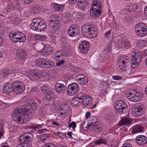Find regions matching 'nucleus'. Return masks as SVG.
Listing matches in <instances>:
<instances>
[{
    "label": "nucleus",
    "mask_w": 147,
    "mask_h": 147,
    "mask_svg": "<svg viewBox=\"0 0 147 147\" xmlns=\"http://www.w3.org/2000/svg\"><path fill=\"white\" fill-rule=\"evenodd\" d=\"M25 89V87L24 83L20 81H16L12 84L9 82L6 83L4 84L3 90L4 93L8 94L12 91L16 93L20 94Z\"/></svg>",
    "instance_id": "nucleus-1"
},
{
    "label": "nucleus",
    "mask_w": 147,
    "mask_h": 147,
    "mask_svg": "<svg viewBox=\"0 0 147 147\" xmlns=\"http://www.w3.org/2000/svg\"><path fill=\"white\" fill-rule=\"evenodd\" d=\"M30 110L26 109H16L12 113V119L15 121L21 124L25 123L30 116Z\"/></svg>",
    "instance_id": "nucleus-2"
},
{
    "label": "nucleus",
    "mask_w": 147,
    "mask_h": 147,
    "mask_svg": "<svg viewBox=\"0 0 147 147\" xmlns=\"http://www.w3.org/2000/svg\"><path fill=\"white\" fill-rule=\"evenodd\" d=\"M82 31L83 35L89 38H93L96 36L97 30L93 25L85 24L82 28Z\"/></svg>",
    "instance_id": "nucleus-3"
},
{
    "label": "nucleus",
    "mask_w": 147,
    "mask_h": 147,
    "mask_svg": "<svg viewBox=\"0 0 147 147\" xmlns=\"http://www.w3.org/2000/svg\"><path fill=\"white\" fill-rule=\"evenodd\" d=\"M102 4L99 0H94L90 9V14L93 18H97L100 14L102 11Z\"/></svg>",
    "instance_id": "nucleus-4"
},
{
    "label": "nucleus",
    "mask_w": 147,
    "mask_h": 147,
    "mask_svg": "<svg viewBox=\"0 0 147 147\" xmlns=\"http://www.w3.org/2000/svg\"><path fill=\"white\" fill-rule=\"evenodd\" d=\"M9 36L10 40L13 42H23L26 39L25 35L22 32L18 31L10 32Z\"/></svg>",
    "instance_id": "nucleus-5"
},
{
    "label": "nucleus",
    "mask_w": 147,
    "mask_h": 147,
    "mask_svg": "<svg viewBox=\"0 0 147 147\" xmlns=\"http://www.w3.org/2000/svg\"><path fill=\"white\" fill-rule=\"evenodd\" d=\"M132 57L131 58V63L132 67L134 68L137 67L138 65H139L142 57L141 52L137 51L133 52L132 53Z\"/></svg>",
    "instance_id": "nucleus-6"
},
{
    "label": "nucleus",
    "mask_w": 147,
    "mask_h": 147,
    "mask_svg": "<svg viewBox=\"0 0 147 147\" xmlns=\"http://www.w3.org/2000/svg\"><path fill=\"white\" fill-rule=\"evenodd\" d=\"M137 34L140 37H144L147 34V27L142 22L139 23L135 26Z\"/></svg>",
    "instance_id": "nucleus-7"
},
{
    "label": "nucleus",
    "mask_w": 147,
    "mask_h": 147,
    "mask_svg": "<svg viewBox=\"0 0 147 147\" xmlns=\"http://www.w3.org/2000/svg\"><path fill=\"white\" fill-rule=\"evenodd\" d=\"M115 107L116 111L120 114L125 113L127 109L126 103L122 100H117L115 103Z\"/></svg>",
    "instance_id": "nucleus-8"
},
{
    "label": "nucleus",
    "mask_w": 147,
    "mask_h": 147,
    "mask_svg": "<svg viewBox=\"0 0 147 147\" xmlns=\"http://www.w3.org/2000/svg\"><path fill=\"white\" fill-rule=\"evenodd\" d=\"M132 111L134 114L138 117L143 115L146 111L145 107L142 105L133 106L132 108Z\"/></svg>",
    "instance_id": "nucleus-9"
},
{
    "label": "nucleus",
    "mask_w": 147,
    "mask_h": 147,
    "mask_svg": "<svg viewBox=\"0 0 147 147\" xmlns=\"http://www.w3.org/2000/svg\"><path fill=\"white\" fill-rule=\"evenodd\" d=\"M33 139V135L30 133H26L21 135L20 137V140L22 143L29 145Z\"/></svg>",
    "instance_id": "nucleus-10"
},
{
    "label": "nucleus",
    "mask_w": 147,
    "mask_h": 147,
    "mask_svg": "<svg viewBox=\"0 0 147 147\" xmlns=\"http://www.w3.org/2000/svg\"><path fill=\"white\" fill-rule=\"evenodd\" d=\"M79 90V87L78 85L75 83H72L68 87L67 94L70 96L74 95L78 92Z\"/></svg>",
    "instance_id": "nucleus-11"
},
{
    "label": "nucleus",
    "mask_w": 147,
    "mask_h": 147,
    "mask_svg": "<svg viewBox=\"0 0 147 147\" xmlns=\"http://www.w3.org/2000/svg\"><path fill=\"white\" fill-rule=\"evenodd\" d=\"M129 60L127 57H119L118 59V64L119 67L123 71L126 70V67L129 63Z\"/></svg>",
    "instance_id": "nucleus-12"
},
{
    "label": "nucleus",
    "mask_w": 147,
    "mask_h": 147,
    "mask_svg": "<svg viewBox=\"0 0 147 147\" xmlns=\"http://www.w3.org/2000/svg\"><path fill=\"white\" fill-rule=\"evenodd\" d=\"M77 82L81 85H85L88 82V79L86 76L83 74H79L75 77Z\"/></svg>",
    "instance_id": "nucleus-13"
},
{
    "label": "nucleus",
    "mask_w": 147,
    "mask_h": 147,
    "mask_svg": "<svg viewBox=\"0 0 147 147\" xmlns=\"http://www.w3.org/2000/svg\"><path fill=\"white\" fill-rule=\"evenodd\" d=\"M36 20L38 31H44L46 29L47 25L44 20L38 18H36Z\"/></svg>",
    "instance_id": "nucleus-14"
},
{
    "label": "nucleus",
    "mask_w": 147,
    "mask_h": 147,
    "mask_svg": "<svg viewBox=\"0 0 147 147\" xmlns=\"http://www.w3.org/2000/svg\"><path fill=\"white\" fill-rule=\"evenodd\" d=\"M90 45L89 42L86 40L82 41L80 44L79 48L80 52L86 53L89 49Z\"/></svg>",
    "instance_id": "nucleus-15"
},
{
    "label": "nucleus",
    "mask_w": 147,
    "mask_h": 147,
    "mask_svg": "<svg viewBox=\"0 0 147 147\" xmlns=\"http://www.w3.org/2000/svg\"><path fill=\"white\" fill-rule=\"evenodd\" d=\"M97 121L98 120L96 117L90 118L88 122L89 129H98L97 126L99 124V123Z\"/></svg>",
    "instance_id": "nucleus-16"
},
{
    "label": "nucleus",
    "mask_w": 147,
    "mask_h": 147,
    "mask_svg": "<svg viewBox=\"0 0 147 147\" xmlns=\"http://www.w3.org/2000/svg\"><path fill=\"white\" fill-rule=\"evenodd\" d=\"M16 53L19 59L22 61L24 60L27 56V51L22 49H18Z\"/></svg>",
    "instance_id": "nucleus-17"
},
{
    "label": "nucleus",
    "mask_w": 147,
    "mask_h": 147,
    "mask_svg": "<svg viewBox=\"0 0 147 147\" xmlns=\"http://www.w3.org/2000/svg\"><path fill=\"white\" fill-rule=\"evenodd\" d=\"M134 95L132 97H129V99L131 101L136 102L140 100L142 98V95L141 93L138 92L134 90Z\"/></svg>",
    "instance_id": "nucleus-18"
},
{
    "label": "nucleus",
    "mask_w": 147,
    "mask_h": 147,
    "mask_svg": "<svg viewBox=\"0 0 147 147\" xmlns=\"http://www.w3.org/2000/svg\"><path fill=\"white\" fill-rule=\"evenodd\" d=\"M135 140L138 145H143L146 144L147 138L143 135H139L136 137Z\"/></svg>",
    "instance_id": "nucleus-19"
},
{
    "label": "nucleus",
    "mask_w": 147,
    "mask_h": 147,
    "mask_svg": "<svg viewBox=\"0 0 147 147\" xmlns=\"http://www.w3.org/2000/svg\"><path fill=\"white\" fill-rule=\"evenodd\" d=\"M79 31L78 28L72 26L68 30V34L72 37L76 36L77 35Z\"/></svg>",
    "instance_id": "nucleus-20"
},
{
    "label": "nucleus",
    "mask_w": 147,
    "mask_h": 147,
    "mask_svg": "<svg viewBox=\"0 0 147 147\" xmlns=\"http://www.w3.org/2000/svg\"><path fill=\"white\" fill-rule=\"evenodd\" d=\"M88 3L87 0H78L77 5L79 8L83 9L87 7Z\"/></svg>",
    "instance_id": "nucleus-21"
},
{
    "label": "nucleus",
    "mask_w": 147,
    "mask_h": 147,
    "mask_svg": "<svg viewBox=\"0 0 147 147\" xmlns=\"http://www.w3.org/2000/svg\"><path fill=\"white\" fill-rule=\"evenodd\" d=\"M55 88L56 91L57 92L59 93H62L65 90V86L63 84L57 83L55 84Z\"/></svg>",
    "instance_id": "nucleus-22"
},
{
    "label": "nucleus",
    "mask_w": 147,
    "mask_h": 147,
    "mask_svg": "<svg viewBox=\"0 0 147 147\" xmlns=\"http://www.w3.org/2000/svg\"><path fill=\"white\" fill-rule=\"evenodd\" d=\"M144 130V128L140 125H136L133 127L131 132L133 134L141 132Z\"/></svg>",
    "instance_id": "nucleus-23"
},
{
    "label": "nucleus",
    "mask_w": 147,
    "mask_h": 147,
    "mask_svg": "<svg viewBox=\"0 0 147 147\" xmlns=\"http://www.w3.org/2000/svg\"><path fill=\"white\" fill-rule=\"evenodd\" d=\"M92 101L91 98L88 95H86L83 99L82 100V102L83 105L86 107L91 103Z\"/></svg>",
    "instance_id": "nucleus-24"
},
{
    "label": "nucleus",
    "mask_w": 147,
    "mask_h": 147,
    "mask_svg": "<svg viewBox=\"0 0 147 147\" xmlns=\"http://www.w3.org/2000/svg\"><path fill=\"white\" fill-rule=\"evenodd\" d=\"M115 44L118 47H122L124 45V39L123 37L119 36H117L115 40Z\"/></svg>",
    "instance_id": "nucleus-25"
},
{
    "label": "nucleus",
    "mask_w": 147,
    "mask_h": 147,
    "mask_svg": "<svg viewBox=\"0 0 147 147\" xmlns=\"http://www.w3.org/2000/svg\"><path fill=\"white\" fill-rule=\"evenodd\" d=\"M131 123V121L128 118L123 117L119 122L118 124L121 126L129 125Z\"/></svg>",
    "instance_id": "nucleus-26"
},
{
    "label": "nucleus",
    "mask_w": 147,
    "mask_h": 147,
    "mask_svg": "<svg viewBox=\"0 0 147 147\" xmlns=\"http://www.w3.org/2000/svg\"><path fill=\"white\" fill-rule=\"evenodd\" d=\"M82 100L78 99L77 97H74L71 100V104L73 106L76 107L79 106Z\"/></svg>",
    "instance_id": "nucleus-27"
},
{
    "label": "nucleus",
    "mask_w": 147,
    "mask_h": 147,
    "mask_svg": "<svg viewBox=\"0 0 147 147\" xmlns=\"http://www.w3.org/2000/svg\"><path fill=\"white\" fill-rule=\"evenodd\" d=\"M31 75L32 76L33 78L36 80L37 78H39V76H42L43 77H46V72L45 71L43 72L41 74H40L38 72H32Z\"/></svg>",
    "instance_id": "nucleus-28"
},
{
    "label": "nucleus",
    "mask_w": 147,
    "mask_h": 147,
    "mask_svg": "<svg viewBox=\"0 0 147 147\" xmlns=\"http://www.w3.org/2000/svg\"><path fill=\"white\" fill-rule=\"evenodd\" d=\"M46 59L44 58H38L36 61V64L40 67L45 65Z\"/></svg>",
    "instance_id": "nucleus-29"
},
{
    "label": "nucleus",
    "mask_w": 147,
    "mask_h": 147,
    "mask_svg": "<svg viewBox=\"0 0 147 147\" xmlns=\"http://www.w3.org/2000/svg\"><path fill=\"white\" fill-rule=\"evenodd\" d=\"M128 11L129 12H133L137 9V6L136 4L132 3L127 6Z\"/></svg>",
    "instance_id": "nucleus-30"
},
{
    "label": "nucleus",
    "mask_w": 147,
    "mask_h": 147,
    "mask_svg": "<svg viewBox=\"0 0 147 147\" xmlns=\"http://www.w3.org/2000/svg\"><path fill=\"white\" fill-rule=\"evenodd\" d=\"M51 137L49 134H43L40 135L39 139L41 141L44 142L45 140H49Z\"/></svg>",
    "instance_id": "nucleus-31"
},
{
    "label": "nucleus",
    "mask_w": 147,
    "mask_h": 147,
    "mask_svg": "<svg viewBox=\"0 0 147 147\" xmlns=\"http://www.w3.org/2000/svg\"><path fill=\"white\" fill-rule=\"evenodd\" d=\"M41 101L40 100H37L36 101H34L31 103V106L33 109L37 108V107L39 106V105L41 104Z\"/></svg>",
    "instance_id": "nucleus-32"
},
{
    "label": "nucleus",
    "mask_w": 147,
    "mask_h": 147,
    "mask_svg": "<svg viewBox=\"0 0 147 147\" xmlns=\"http://www.w3.org/2000/svg\"><path fill=\"white\" fill-rule=\"evenodd\" d=\"M32 8V11L35 14L39 13L41 11V7L38 5H33Z\"/></svg>",
    "instance_id": "nucleus-33"
},
{
    "label": "nucleus",
    "mask_w": 147,
    "mask_h": 147,
    "mask_svg": "<svg viewBox=\"0 0 147 147\" xmlns=\"http://www.w3.org/2000/svg\"><path fill=\"white\" fill-rule=\"evenodd\" d=\"M50 21L53 24H57L58 26L59 25V21L58 20V18L56 17H55L53 16H51L50 18Z\"/></svg>",
    "instance_id": "nucleus-34"
},
{
    "label": "nucleus",
    "mask_w": 147,
    "mask_h": 147,
    "mask_svg": "<svg viewBox=\"0 0 147 147\" xmlns=\"http://www.w3.org/2000/svg\"><path fill=\"white\" fill-rule=\"evenodd\" d=\"M136 44L139 47H144L147 45V42L145 40H139L137 42Z\"/></svg>",
    "instance_id": "nucleus-35"
},
{
    "label": "nucleus",
    "mask_w": 147,
    "mask_h": 147,
    "mask_svg": "<svg viewBox=\"0 0 147 147\" xmlns=\"http://www.w3.org/2000/svg\"><path fill=\"white\" fill-rule=\"evenodd\" d=\"M36 18L34 19L32 21L30 25V27L31 28L34 30L37 31V26L36 24Z\"/></svg>",
    "instance_id": "nucleus-36"
},
{
    "label": "nucleus",
    "mask_w": 147,
    "mask_h": 147,
    "mask_svg": "<svg viewBox=\"0 0 147 147\" xmlns=\"http://www.w3.org/2000/svg\"><path fill=\"white\" fill-rule=\"evenodd\" d=\"M54 65L53 61L50 60L48 59H46L45 65L47 66V67L50 68L52 67Z\"/></svg>",
    "instance_id": "nucleus-37"
},
{
    "label": "nucleus",
    "mask_w": 147,
    "mask_h": 147,
    "mask_svg": "<svg viewBox=\"0 0 147 147\" xmlns=\"http://www.w3.org/2000/svg\"><path fill=\"white\" fill-rule=\"evenodd\" d=\"M46 94V97L48 101L51 100L54 98V94L52 92H50L49 91Z\"/></svg>",
    "instance_id": "nucleus-38"
},
{
    "label": "nucleus",
    "mask_w": 147,
    "mask_h": 147,
    "mask_svg": "<svg viewBox=\"0 0 147 147\" xmlns=\"http://www.w3.org/2000/svg\"><path fill=\"white\" fill-rule=\"evenodd\" d=\"M54 9L56 11H59L63 9V6L62 5H60L59 4L55 3L53 4Z\"/></svg>",
    "instance_id": "nucleus-39"
},
{
    "label": "nucleus",
    "mask_w": 147,
    "mask_h": 147,
    "mask_svg": "<svg viewBox=\"0 0 147 147\" xmlns=\"http://www.w3.org/2000/svg\"><path fill=\"white\" fill-rule=\"evenodd\" d=\"M63 55L65 56L68 57L70 55L71 53V51L69 50L66 49L64 50H63Z\"/></svg>",
    "instance_id": "nucleus-40"
},
{
    "label": "nucleus",
    "mask_w": 147,
    "mask_h": 147,
    "mask_svg": "<svg viewBox=\"0 0 147 147\" xmlns=\"http://www.w3.org/2000/svg\"><path fill=\"white\" fill-rule=\"evenodd\" d=\"M41 90L43 92L46 94L49 91V88L48 86H44L41 87Z\"/></svg>",
    "instance_id": "nucleus-41"
},
{
    "label": "nucleus",
    "mask_w": 147,
    "mask_h": 147,
    "mask_svg": "<svg viewBox=\"0 0 147 147\" xmlns=\"http://www.w3.org/2000/svg\"><path fill=\"white\" fill-rule=\"evenodd\" d=\"M95 143L96 144H100L102 143L105 144L106 143V141L104 139H100L96 140L95 142Z\"/></svg>",
    "instance_id": "nucleus-42"
},
{
    "label": "nucleus",
    "mask_w": 147,
    "mask_h": 147,
    "mask_svg": "<svg viewBox=\"0 0 147 147\" xmlns=\"http://www.w3.org/2000/svg\"><path fill=\"white\" fill-rule=\"evenodd\" d=\"M86 95L84 93H79L75 97H77V98L78 99L82 100L84 98V97H85V96Z\"/></svg>",
    "instance_id": "nucleus-43"
},
{
    "label": "nucleus",
    "mask_w": 147,
    "mask_h": 147,
    "mask_svg": "<svg viewBox=\"0 0 147 147\" xmlns=\"http://www.w3.org/2000/svg\"><path fill=\"white\" fill-rule=\"evenodd\" d=\"M85 121H83L81 124V127L84 129H86V130H88L89 128V126L88 125V123L87 124H85Z\"/></svg>",
    "instance_id": "nucleus-44"
},
{
    "label": "nucleus",
    "mask_w": 147,
    "mask_h": 147,
    "mask_svg": "<svg viewBox=\"0 0 147 147\" xmlns=\"http://www.w3.org/2000/svg\"><path fill=\"white\" fill-rule=\"evenodd\" d=\"M60 40L62 43L66 42L67 41V38L65 36L62 34L60 37Z\"/></svg>",
    "instance_id": "nucleus-45"
},
{
    "label": "nucleus",
    "mask_w": 147,
    "mask_h": 147,
    "mask_svg": "<svg viewBox=\"0 0 147 147\" xmlns=\"http://www.w3.org/2000/svg\"><path fill=\"white\" fill-rule=\"evenodd\" d=\"M76 124L74 121L72 122L71 123L69 124L68 127L70 128L72 127L73 130L75 129V128L76 127Z\"/></svg>",
    "instance_id": "nucleus-46"
},
{
    "label": "nucleus",
    "mask_w": 147,
    "mask_h": 147,
    "mask_svg": "<svg viewBox=\"0 0 147 147\" xmlns=\"http://www.w3.org/2000/svg\"><path fill=\"white\" fill-rule=\"evenodd\" d=\"M54 134L57 135L58 136L61 138H64L65 136V135L64 134L59 131H57L56 133H55Z\"/></svg>",
    "instance_id": "nucleus-47"
},
{
    "label": "nucleus",
    "mask_w": 147,
    "mask_h": 147,
    "mask_svg": "<svg viewBox=\"0 0 147 147\" xmlns=\"http://www.w3.org/2000/svg\"><path fill=\"white\" fill-rule=\"evenodd\" d=\"M61 56V54L60 53V51H58L57 53H55L53 55V57L55 58H59Z\"/></svg>",
    "instance_id": "nucleus-48"
},
{
    "label": "nucleus",
    "mask_w": 147,
    "mask_h": 147,
    "mask_svg": "<svg viewBox=\"0 0 147 147\" xmlns=\"http://www.w3.org/2000/svg\"><path fill=\"white\" fill-rule=\"evenodd\" d=\"M124 45L123 46L125 47H128L130 46L129 42L127 40H124Z\"/></svg>",
    "instance_id": "nucleus-49"
},
{
    "label": "nucleus",
    "mask_w": 147,
    "mask_h": 147,
    "mask_svg": "<svg viewBox=\"0 0 147 147\" xmlns=\"http://www.w3.org/2000/svg\"><path fill=\"white\" fill-rule=\"evenodd\" d=\"M60 115L61 116H63V117H65L67 115V111L65 110L64 111H62V112H60Z\"/></svg>",
    "instance_id": "nucleus-50"
},
{
    "label": "nucleus",
    "mask_w": 147,
    "mask_h": 147,
    "mask_svg": "<svg viewBox=\"0 0 147 147\" xmlns=\"http://www.w3.org/2000/svg\"><path fill=\"white\" fill-rule=\"evenodd\" d=\"M65 63V61L64 60H63V59H62V60H61V61L58 62H57L56 63V65L57 66H59L61 65L64 64Z\"/></svg>",
    "instance_id": "nucleus-51"
},
{
    "label": "nucleus",
    "mask_w": 147,
    "mask_h": 147,
    "mask_svg": "<svg viewBox=\"0 0 147 147\" xmlns=\"http://www.w3.org/2000/svg\"><path fill=\"white\" fill-rule=\"evenodd\" d=\"M112 77L113 79L115 80H120L121 79V77L119 76H114Z\"/></svg>",
    "instance_id": "nucleus-52"
},
{
    "label": "nucleus",
    "mask_w": 147,
    "mask_h": 147,
    "mask_svg": "<svg viewBox=\"0 0 147 147\" xmlns=\"http://www.w3.org/2000/svg\"><path fill=\"white\" fill-rule=\"evenodd\" d=\"M24 3L25 4H29L32 3L33 0H23Z\"/></svg>",
    "instance_id": "nucleus-53"
},
{
    "label": "nucleus",
    "mask_w": 147,
    "mask_h": 147,
    "mask_svg": "<svg viewBox=\"0 0 147 147\" xmlns=\"http://www.w3.org/2000/svg\"><path fill=\"white\" fill-rule=\"evenodd\" d=\"M122 147H132V145L128 143H126L123 144Z\"/></svg>",
    "instance_id": "nucleus-54"
},
{
    "label": "nucleus",
    "mask_w": 147,
    "mask_h": 147,
    "mask_svg": "<svg viewBox=\"0 0 147 147\" xmlns=\"http://www.w3.org/2000/svg\"><path fill=\"white\" fill-rule=\"evenodd\" d=\"M29 145L25 144H22V143L20 144H19L18 146H16V147H29Z\"/></svg>",
    "instance_id": "nucleus-55"
},
{
    "label": "nucleus",
    "mask_w": 147,
    "mask_h": 147,
    "mask_svg": "<svg viewBox=\"0 0 147 147\" xmlns=\"http://www.w3.org/2000/svg\"><path fill=\"white\" fill-rule=\"evenodd\" d=\"M111 30H109L108 31L106 32L105 34V37H108L110 35L111 33Z\"/></svg>",
    "instance_id": "nucleus-56"
},
{
    "label": "nucleus",
    "mask_w": 147,
    "mask_h": 147,
    "mask_svg": "<svg viewBox=\"0 0 147 147\" xmlns=\"http://www.w3.org/2000/svg\"><path fill=\"white\" fill-rule=\"evenodd\" d=\"M44 147H56V146L53 144H46Z\"/></svg>",
    "instance_id": "nucleus-57"
},
{
    "label": "nucleus",
    "mask_w": 147,
    "mask_h": 147,
    "mask_svg": "<svg viewBox=\"0 0 147 147\" xmlns=\"http://www.w3.org/2000/svg\"><path fill=\"white\" fill-rule=\"evenodd\" d=\"M90 115L91 113L90 112H88L86 113L85 115L86 117L88 119L90 116Z\"/></svg>",
    "instance_id": "nucleus-58"
},
{
    "label": "nucleus",
    "mask_w": 147,
    "mask_h": 147,
    "mask_svg": "<svg viewBox=\"0 0 147 147\" xmlns=\"http://www.w3.org/2000/svg\"><path fill=\"white\" fill-rule=\"evenodd\" d=\"M109 147H115V145L113 144V142L111 141L109 145Z\"/></svg>",
    "instance_id": "nucleus-59"
},
{
    "label": "nucleus",
    "mask_w": 147,
    "mask_h": 147,
    "mask_svg": "<svg viewBox=\"0 0 147 147\" xmlns=\"http://www.w3.org/2000/svg\"><path fill=\"white\" fill-rule=\"evenodd\" d=\"M51 42L53 45H56L57 43L56 39L54 38L53 39L51 40Z\"/></svg>",
    "instance_id": "nucleus-60"
},
{
    "label": "nucleus",
    "mask_w": 147,
    "mask_h": 147,
    "mask_svg": "<svg viewBox=\"0 0 147 147\" xmlns=\"http://www.w3.org/2000/svg\"><path fill=\"white\" fill-rule=\"evenodd\" d=\"M35 127H35V125H32L31 126H29L27 127V128H28L31 129H36Z\"/></svg>",
    "instance_id": "nucleus-61"
},
{
    "label": "nucleus",
    "mask_w": 147,
    "mask_h": 147,
    "mask_svg": "<svg viewBox=\"0 0 147 147\" xmlns=\"http://www.w3.org/2000/svg\"><path fill=\"white\" fill-rule=\"evenodd\" d=\"M52 124L54 125H55L57 126H58L59 125V124L56 122L54 121H53L52 123Z\"/></svg>",
    "instance_id": "nucleus-62"
},
{
    "label": "nucleus",
    "mask_w": 147,
    "mask_h": 147,
    "mask_svg": "<svg viewBox=\"0 0 147 147\" xmlns=\"http://www.w3.org/2000/svg\"><path fill=\"white\" fill-rule=\"evenodd\" d=\"M132 92H130L128 94H127L128 96L129 97V98L132 97V96H133V95H134V94H133L134 91H132Z\"/></svg>",
    "instance_id": "nucleus-63"
},
{
    "label": "nucleus",
    "mask_w": 147,
    "mask_h": 147,
    "mask_svg": "<svg viewBox=\"0 0 147 147\" xmlns=\"http://www.w3.org/2000/svg\"><path fill=\"white\" fill-rule=\"evenodd\" d=\"M9 73V71L8 70H5L4 71V75H6Z\"/></svg>",
    "instance_id": "nucleus-64"
}]
</instances>
